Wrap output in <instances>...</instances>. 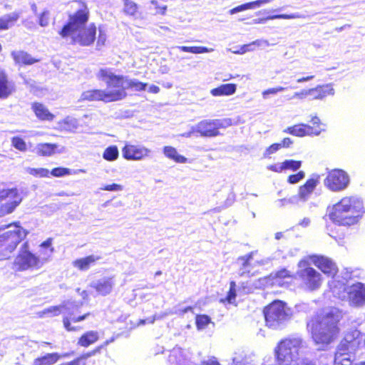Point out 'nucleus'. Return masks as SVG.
Returning a JSON list of instances; mask_svg holds the SVG:
<instances>
[{
	"instance_id": "9",
	"label": "nucleus",
	"mask_w": 365,
	"mask_h": 365,
	"mask_svg": "<svg viewBox=\"0 0 365 365\" xmlns=\"http://www.w3.org/2000/svg\"><path fill=\"white\" fill-rule=\"evenodd\" d=\"M26 235V231L16 224L0 227V260L9 257Z\"/></svg>"
},
{
	"instance_id": "46",
	"label": "nucleus",
	"mask_w": 365,
	"mask_h": 365,
	"mask_svg": "<svg viewBox=\"0 0 365 365\" xmlns=\"http://www.w3.org/2000/svg\"><path fill=\"white\" fill-rule=\"evenodd\" d=\"M26 172L33 176L39 177V178L48 177L50 173V172L48 169L43 168H28L26 169Z\"/></svg>"
},
{
	"instance_id": "35",
	"label": "nucleus",
	"mask_w": 365,
	"mask_h": 365,
	"mask_svg": "<svg viewBox=\"0 0 365 365\" xmlns=\"http://www.w3.org/2000/svg\"><path fill=\"white\" fill-rule=\"evenodd\" d=\"M163 153L167 158L173 160L176 163H185L187 162V159L185 157L178 154L177 150L173 147H164Z\"/></svg>"
},
{
	"instance_id": "60",
	"label": "nucleus",
	"mask_w": 365,
	"mask_h": 365,
	"mask_svg": "<svg viewBox=\"0 0 365 365\" xmlns=\"http://www.w3.org/2000/svg\"><path fill=\"white\" fill-rule=\"evenodd\" d=\"M201 365H220L215 357H210L202 361Z\"/></svg>"
},
{
	"instance_id": "12",
	"label": "nucleus",
	"mask_w": 365,
	"mask_h": 365,
	"mask_svg": "<svg viewBox=\"0 0 365 365\" xmlns=\"http://www.w3.org/2000/svg\"><path fill=\"white\" fill-rule=\"evenodd\" d=\"M309 262L302 259L298 263L297 274L303 284L309 289L314 290L322 284V275L314 268L309 266Z\"/></svg>"
},
{
	"instance_id": "11",
	"label": "nucleus",
	"mask_w": 365,
	"mask_h": 365,
	"mask_svg": "<svg viewBox=\"0 0 365 365\" xmlns=\"http://www.w3.org/2000/svg\"><path fill=\"white\" fill-rule=\"evenodd\" d=\"M231 118L206 119L201 120L192 127L193 131L200 133L202 137H216L220 135L219 129L231 126Z\"/></svg>"
},
{
	"instance_id": "47",
	"label": "nucleus",
	"mask_w": 365,
	"mask_h": 365,
	"mask_svg": "<svg viewBox=\"0 0 365 365\" xmlns=\"http://www.w3.org/2000/svg\"><path fill=\"white\" fill-rule=\"evenodd\" d=\"M284 170H290L292 171H296L299 170L302 166V161L294 160H285L283 162Z\"/></svg>"
},
{
	"instance_id": "6",
	"label": "nucleus",
	"mask_w": 365,
	"mask_h": 365,
	"mask_svg": "<svg viewBox=\"0 0 365 365\" xmlns=\"http://www.w3.org/2000/svg\"><path fill=\"white\" fill-rule=\"evenodd\" d=\"M361 343V332L356 329L348 331L336 347L334 365H351L354 354Z\"/></svg>"
},
{
	"instance_id": "39",
	"label": "nucleus",
	"mask_w": 365,
	"mask_h": 365,
	"mask_svg": "<svg viewBox=\"0 0 365 365\" xmlns=\"http://www.w3.org/2000/svg\"><path fill=\"white\" fill-rule=\"evenodd\" d=\"M178 49L183 52H189L192 53H209L214 51L213 48H208L204 46H177Z\"/></svg>"
},
{
	"instance_id": "41",
	"label": "nucleus",
	"mask_w": 365,
	"mask_h": 365,
	"mask_svg": "<svg viewBox=\"0 0 365 365\" xmlns=\"http://www.w3.org/2000/svg\"><path fill=\"white\" fill-rule=\"evenodd\" d=\"M78 172H81V173H86V170H83V169H80L78 171H73V172L69 168H54V169H53L51 170V174L52 175L55 176V177H63V176H65V175L76 174Z\"/></svg>"
},
{
	"instance_id": "45",
	"label": "nucleus",
	"mask_w": 365,
	"mask_h": 365,
	"mask_svg": "<svg viewBox=\"0 0 365 365\" xmlns=\"http://www.w3.org/2000/svg\"><path fill=\"white\" fill-rule=\"evenodd\" d=\"M211 322V319L207 315H197L196 317V327L198 330H202Z\"/></svg>"
},
{
	"instance_id": "57",
	"label": "nucleus",
	"mask_w": 365,
	"mask_h": 365,
	"mask_svg": "<svg viewBox=\"0 0 365 365\" xmlns=\"http://www.w3.org/2000/svg\"><path fill=\"white\" fill-rule=\"evenodd\" d=\"M289 277H290L289 272L285 269H282L274 274V277L277 280L276 282H277L278 284H280V282H277L278 279H284V278Z\"/></svg>"
},
{
	"instance_id": "16",
	"label": "nucleus",
	"mask_w": 365,
	"mask_h": 365,
	"mask_svg": "<svg viewBox=\"0 0 365 365\" xmlns=\"http://www.w3.org/2000/svg\"><path fill=\"white\" fill-rule=\"evenodd\" d=\"M151 150L140 145H125L122 149L123 157L128 160H141L151 156Z\"/></svg>"
},
{
	"instance_id": "20",
	"label": "nucleus",
	"mask_w": 365,
	"mask_h": 365,
	"mask_svg": "<svg viewBox=\"0 0 365 365\" xmlns=\"http://www.w3.org/2000/svg\"><path fill=\"white\" fill-rule=\"evenodd\" d=\"M319 175L314 174L307 182L299 187L298 194L300 196L302 202L307 201L314 190L319 183Z\"/></svg>"
},
{
	"instance_id": "59",
	"label": "nucleus",
	"mask_w": 365,
	"mask_h": 365,
	"mask_svg": "<svg viewBox=\"0 0 365 365\" xmlns=\"http://www.w3.org/2000/svg\"><path fill=\"white\" fill-rule=\"evenodd\" d=\"M150 3L155 6L156 11V14H160L164 15L165 14V11L167 9V6H158V1L156 0H152Z\"/></svg>"
},
{
	"instance_id": "17",
	"label": "nucleus",
	"mask_w": 365,
	"mask_h": 365,
	"mask_svg": "<svg viewBox=\"0 0 365 365\" xmlns=\"http://www.w3.org/2000/svg\"><path fill=\"white\" fill-rule=\"evenodd\" d=\"M121 96L122 93H107L105 90L95 89L83 92L79 101H103L106 103H109L120 98Z\"/></svg>"
},
{
	"instance_id": "3",
	"label": "nucleus",
	"mask_w": 365,
	"mask_h": 365,
	"mask_svg": "<svg viewBox=\"0 0 365 365\" xmlns=\"http://www.w3.org/2000/svg\"><path fill=\"white\" fill-rule=\"evenodd\" d=\"M363 212V201L356 196H349L343 197L335 204L329 216L330 220L336 224L349 226L359 221Z\"/></svg>"
},
{
	"instance_id": "43",
	"label": "nucleus",
	"mask_w": 365,
	"mask_h": 365,
	"mask_svg": "<svg viewBox=\"0 0 365 365\" xmlns=\"http://www.w3.org/2000/svg\"><path fill=\"white\" fill-rule=\"evenodd\" d=\"M123 11L129 16H135L138 11L137 4L131 0H123Z\"/></svg>"
},
{
	"instance_id": "64",
	"label": "nucleus",
	"mask_w": 365,
	"mask_h": 365,
	"mask_svg": "<svg viewBox=\"0 0 365 365\" xmlns=\"http://www.w3.org/2000/svg\"><path fill=\"white\" fill-rule=\"evenodd\" d=\"M276 203L279 207H284L285 205H289L288 198L278 200L276 201Z\"/></svg>"
},
{
	"instance_id": "44",
	"label": "nucleus",
	"mask_w": 365,
	"mask_h": 365,
	"mask_svg": "<svg viewBox=\"0 0 365 365\" xmlns=\"http://www.w3.org/2000/svg\"><path fill=\"white\" fill-rule=\"evenodd\" d=\"M100 350V348H98L96 350H93L91 352H88L86 354L82 355L81 356L68 362V365H86V361L88 358L91 357V356H93L97 351Z\"/></svg>"
},
{
	"instance_id": "5",
	"label": "nucleus",
	"mask_w": 365,
	"mask_h": 365,
	"mask_svg": "<svg viewBox=\"0 0 365 365\" xmlns=\"http://www.w3.org/2000/svg\"><path fill=\"white\" fill-rule=\"evenodd\" d=\"M82 305V302H75L71 300L64 301L58 306H52L38 312L37 315L40 318H43L46 316L55 317L59 315L61 309H64L68 316L64 317L63 319V326L68 331H74L76 329L71 326V322H81L90 315V313H86L81 316L76 317V314L79 312V309Z\"/></svg>"
},
{
	"instance_id": "32",
	"label": "nucleus",
	"mask_w": 365,
	"mask_h": 365,
	"mask_svg": "<svg viewBox=\"0 0 365 365\" xmlns=\"http://www.w3.org/2000/svg\"><path fill=\"white\" fill-rule=\"evenodd\" d=\"M61 357L58 353L47 354L34 361L33 365H53Z\"/></svg>"
},
{
	"instance_id": "58",
	"label": "nucleus",
	"mask_w": 365,
	"mask_h": 365,
	"mask_svg": "<svg viewBox=\"0 0 365 365\" xmlns=\"http://www.w3.org/2000/svg\"><path fill=\"white\" fill-rule=\"evenodd\" d=\"M283 162L281 163H276L274 165H269L267 166V169L276 173H281L284 170Z\"/></svg>"
},
{
	"instance_id": "15",
	"label": "nucleus",
	"mask_w": 365,
	"mask_h": 365,
	"mask_svg": "<svg viewBox=\"0 0 365 365\" xmlns=\"http://www.w3.org/2000/svg\"><path fill=\"white\" fill-rule=\"evenodd\" d=\"M21 200L16 188L0 190V217L12 212Z\"/></svg>"
},
{
	"instance_id": "7",
	"label": "nucleus",
	"mask_w": 365,
	"mask_h": 365,
	"mask_svg": "<svg viewBox=\"0 0 365 365\" xmlns=\"http://www.w3.org/2000/svg\"><path fill=\"white\" fill-rule=\"evenodd\" d=\"M266 326L272 329H281L292 317V310L287 304L275 300L264 307L263 311Z\"/></svg>"
},
{
	"instance_id": "34",
	"label": "nucleus",
	"mask_w": 365,
	"mask_h": 365,
	"mask_svg": "<svg viewBox=\"0 0 365 365\" xmlns=\"http://www.w3.org/2000/svg\"><path fill=\"white\" fill-rule=\"evenodd\" d=\"M11 56L18 63L31 65L38 61L37 59L32 58L29 54L21 51H13Z\"/></svg>"
},
{
	"instance_id": "25",
	"label": "nucleus",
	"mask_w": 365,
	"mask_h": 365,
	"mask_svg": "<svg viewBox=\"0 0 365 365\" xmlns=\"http://www.w3.org/2000/svg\"><path fill=\"white\" fill-rule=\"evenodd\" d=\"M308 93L311 100H322L327 96H333L334 90L330 85L327 84L308 89Z\"/></svg>"
},
{
	"instance_id": "28",
	"label": "nucleus",
	"mask_w": 365,
	"mask_h": 365,
	"mask_svg": "<svg viewBox=\"0 0 365 365\" xmlns=\"http://www.w3.org/2000/svg\"><path fill=\"white\" fill-rule=\"evenodd\" d=\"M274 0H256L254 1L248 2L243 4L242 5H240L238 6H236L229 11V13L230 14H235L238 12H241L247 9H254L255 8L260 7L261 6L264 4H269Z\"/></svg>"
},
{
	"instance_id": "18",
	"label": "nucleus",
	"mask_w": 365,
	"mask_h": 365,
	"mask_svg": "<svg viewBox=\"0 0 365 365\" xmlns=\"http://www.w3.org/2000/svg\"><path fill=\"white\" fill-rule=\"evenodd\" d=\"M255 252H251L247 255H245L244 256L239 257L237 259L236 264L238 265V274L241 277H250L254 275L253 273H252V270L253 267L258 264V265H263L267 262L265 260H261V261H256L255 262L252 263V259L254 257Z\"/></svg>"
},
{
	"instance_id": "37",
	"label": "nucleus",
	"mask_w": 365,
	"mask_h": 365,
	"mask_svg": "<svg viewBox=\"0 0 365 365\" xmlns=\"http://www.w3.org/2000/svg\"><path fill=\"white\" fill-rule=\"evenodd\" d=\"M98 339V334L95 331H87L84 334L78 341V344L82 346L87 347L89 345L96 342Z\"/></svg>"
},
{
	"instance_id": "22",
	"label": "nucleus",
	"mask_w": 365,
	"mask_h": 365,
	"mask_svg": "<svg viewBox=\"0 0 365 365\" xmlns=\"http://www.w3.org/2000/svg\"><path fill=\"white\" fill-rule=\"evenodd\" d=\"M314 263L325 274L333 278L335 277L338 269L336 264L331 259L319 256L315 257Z\"/></svg>"
},
{
	"instance_id": "63",
	"label": "nucleus",
	"mask_w": 365,
	"mask_h": 365,
	"mask_svg": "<svg viewBox=\"0 0 365 365\" xmlns=\"http://www.w3.org/2000/svg\"><path fill=\"white\" fill-rule=\"evenodd\" d=\"M279 144H282V148H288L292 144V140L289 138H285Z\"/></svg>"
},
{
	"instance_id": "26",
	"label": "nucleus",
	"mask_w": 365,
	"mask_h": 365,
	"mask_svg": "<svg viewBox=\"0 0 365 365\" xmlns=\"http://www.w3.org/2000/svg\"><path fill=\"white\" fill-rule=\"evenodd\" d=\"M101 257L91 255L86 257L77 259L72 262L73 266L80 271H87L90 267L94 265Z\"/></svg>"
},
{
	"instance_id": "27",
	"label": "nucleus",
	"mask_w": 365,
	"mask_h": 365,
	"mask_svg": "<svg viewBox=\"0 0 365 365\" xmlns=\"http://www.w3.org/2000/svg\"><path fill=\"white\" fill-rule=\"evenodd\" d=\"M32 110L36 117L41 120L52 121L54 118V115L50 113L48 109L41 103H34L32 105Z\"/></svg>"
},
{
	"instance_id": "24",
	"label": "nucleus",
	"mask_w": 365,
	"mask_h": 365,
	"mask_svg": "<svg viewBox=\"0 0 365 365\" xmlns=\"http://www.w3.org/2000/svg\"><path fill=\"white\" fill-rule=\"evenodd\" d=\"M14 91V83L9 81L5 72L0 69V98H7Z\"/></svg>"
},
{
	"instance_id": "30",
	"label": "nucleus",
	"mask_w": 365,
	"mask_h": 365,
	"mask_svg": "<svg viewBox=\"0 0 365 365\" xmlns=\"http://www.w3.org/2000/svg\"><path fill=\"white\" fill-rule=\"evenodd\" d=\"M237 86L234 83L222 84L220 86L213 88L210 93L213 96H230L236 92Z\"/></svg>"
},
{
	"instance_id": "55",
	"label": "nucleus",
	"mask_w": 365,
	"mask_h": 365,
	"mask_svg": "<svg viewBox=\"0 0 365 365\" xmlns=\"http://www.w3.org/2000/svg\"><path fill=\"white\" fill-rule=\"evenodd\" d=\"M282 148V144L279 143H274L272 145H270L269 148H267L264 153V157H268L270 155L274 153L278 150H279Z\"/></svg>"
},
{
	"instance_id": "29",
	"label": "nucleus",
	"mask_w": 365,
	"mask_h": 365,
	"mask_svg": "<svg viewBox=\"0 0 365 365\" xmlns=\"http://www.w3.org/2000/svg\"><path fill=\"white\" fill-rule=\"evenodd\" d=\"M20 17V13L14 11L0 16V30L11 28Z\"/></svg>"
},
{
	"instance_id": "42",
	"label": "nucleus",
	"mask_w": 365,
	"mask_h": 365,
	"mask_svg": "<svg viewBox=\"0 0 365 365\" xmlns=\"http://www.w3.org/2000/svg\"><path fill=\"white\" fill-rule=\"evenodd\" d=\"M118 150L115 145L107 148L103 154V158L108 161H113L118 158Z\"/></svg>"
},
{
	"instance_id": "21",
	"label": "nucleus",
	"mask_w": 365,
	"mask_h": 365,
	"mask_svg": "<svg viewBox=\"0 0 365 365\" xmlns=\"http://www.w3.org/2000/svg\"><path fill=\"white\" fill-rule=\"evenodd\" d=\"M284 132L297 137H304L306 135H319L322 130L318 128H314L307 124H299L287 128Z\"/></svg>"
},
{
	"instance_id": "8",
	"label": "nucleus",
	"mask_w": 365,
	"mask_h": 365,
	"mask_svg": "<svg viewBox=\"0 0 365 365\" xmlns=\"http://www.w3.org/2000/svg\"><path fill=\"white\" fill-rule=\"evenodd\" d=\"M302 340L299 337H290L280 341L274 352L279 365H297Z\"/></svg>"
},
{
	"instance_id": "2",
	"label": "nucleus",
	"mask_w": 365,
	"mask_h": 365,
	"mask_svg": "<svg viewBox=\"0 0 365 365\" xmlns=\"http://www.w3.org/2000/svg\"><path fill=\"white\" fill-rule=\"evenodd\" d=\"M341 318V312L331 308L308 322L307 329L312 333L314 342L322 345L330 344L339 332L337 324Z\"/></svg>"
},
{
	"instance_id": "10",
	"label": "nucleus",
	"mask_w": 365,
	"mask_h": 365,
	"mask_svg": "<svg viewBox=\"0 0 365 365\" xmlns=\"http://www.w3.org/2000/svg\"><path fill=\"white\" fill-rule=\"evenodd\" d=\"M96 77L106 84L108 89L105 91L107 93H122L120 98L113 100V101L122 100L127 96L125 81L128 76L115 75L113 73L111 68H103L99 70Z\"/></svg>"
},
{
	"instance_id": "49",
	"label": "nucleus",
	"mask_w": 365,
	"mask_h": 365,
	"mask_svg": "<svg viewBox=\"0 0 365 365\" xmlns=\"http://www.w3.org/2000/svg\"><path fill=\"white\" fill-rule=\"evenodd\" d=\"M236 284L235 282H230V290L225 299H221L222 302H227L229 304H233L236 298Z\"/></svg>"
},
{
	"instance_id": "23",
	"label": "nucleus",
	"mask_w": 365,
	"mask_h": 365,
	"mask_svg": "<svg viewBox=\"0 0 365 365\" xmlns=\"http://www.w3.org/2000/svg\"><path fill=\"white\" fill-rule=\"evenodd\" d=\"M169 365H191L185 352L180 347L173 348L168 356Z\"/></svg>"
},
{
	"instance_id": "51",
	"label": "nucleus",
	"mask_w": 365,
	"mask_h": 365,
	"mask_svg": "<svg viewBox=\"0 0 365 365\" xmlns=\"http://www.w3.org/2000/svg\"><path fill=\"white\" fill-rule=\"evenodd\" d=\"M38 24L41 26H47L49 24L50 12L48 10L45 9L41 14L38 15Z\"/></svg>"
},
{
	"instance_id": "1",
	"label": "nucleus",
	"mask_w": 365,
	"mask_h": 365,
	"mask_svg": "<svg viewBox=\"0 0 365 365\" xmlns=\"http://www.w3.org/2000/svg\"><path fill=\"white\" fill-rule=\"evenodd\" d=\"M88 19V11L86 6L82 7L76 13L69 16V21L66 24L59 34L64 38L71 37L72 42L81 46H87L93 43L96 39V27L91 24L85 28Z\"/></svg>"
},
{
	"instance_id": "40",
	"label": "nucleus",
	"mask_w": 365,
	"mask_h": 365,
	"mask_svg": "<svg viewBox=\"0 0 365 365\" xmlns=\"http://www.w3.org/2000/svg\"><path fill=\"white\" fill-rule=\"evenodd\" d=\"M127 89L132 88L135 91H145L147 87V83H142L136 79H131L128 77L125 81Z\"/></svg>"
},
{
	"instance_id": "54",
	"label": "nucleus",
	"mask_w": 365,
	"mask_h": 365,
	"mask_svg": "<svg viewBox=\"0 0 365 365\" xmlns=\"http://www.w3.org/2000/svg\"><path fill=\"white\" fill-rule=\"evenodd\" d=\"M309 96L308 89H303L299 92H295L292 97L287 98V100H292L294 98H298L303 100Z\"/></svg>"
},
{
	"instance_id": "14",
	"label": "nucleus",
	"mask_w": 365,
	"mask_h": 365,
	"mask_svg": "<svg viewBox=\"0 0 365 365\" xmlns=\"http://www.w3.org/2000/svg\"><path fill=\"white\" fill-rule=\"evenodd\" d=\"M350 183L349 174L341 169L330 170L324 180V186L332 192H341L346 189Z\"/></svg>"
},
{
	"instance_id": "31",
	"label": "nucleus",
	"mask_w": 365,
	"mask_h": 365,
	"mask_svg": "<svg viewBox=\"0 0 365 365\" xmlns=\"http://www.w3.org/2000/svg\"><path fill=\"white\" fill-rule=\"evenodd\" d=\"M192 307H185V308H184L182 309H175V311L168 310V311H166L165 312H162L160 314H155L153 317H148V320L149 324H153L155 320L162 319L165 318V317H167L168 315H170V314L182 315L185 313H187V312H190V311H192Z\"/></svg>"
},
{
	"instance_id": "50",
	"label": "nucleus",
	"mask_w": 365,
	"mask_h": 365,
	"mask_svg": "<svg viewBox=\"0 0 365 365\" xmlns=\"http://www.w3.org/2000/svg\"><path fill=\"white\" fill-rule=\"evenodd\" d=\"M62 127L66 130H71L77 128L78 122L74 118L66 117L62 121Z\"/></svg>"
},
{
	"instance_id": "52",
	"label": "nucleus",
	"mask_w": 365,
	"mask_h": 365,
	"mask_svg": "<svg viewBox=\"0 0 365 365\" xmlns=\"http://www.w3.org/2000/svg\"><path fill=\"white\" fill-rule=\"evenodd\" d=\"M285 89H286V88L282 87V86L271 88L264 91L262 93V97L264 99H267V98H268L269 95H276L277 93L284 91Z\"/></svg>"
},
{
	"instance_id": "56",
	"label": "nucleus",
	"mask_w": 365,
	"mask_h": 365,
	"mask_svg": "<svg viewBox=\"0 0 365 365\" xmlns=\"http://www.w3.org/2000/svg\"><path fill=\"white\" fill-rule=\"evenodd\" d=\"M103 190L106 191H122L123 190V186L119 184L113 183L112 185H108L101 188Z\"/></svg>"
},
{
	"instance_id": "38",
	"label": "nucleus",
	"mask_w": 365,
	"mask_h": 365,
	"mask_svg": "<svg viewBox=\"0 0 365 365\" xmlns=\"http://www.w3.org/2000/svg\"><path fill=\"white\" fill-rule=\"evenodd\" d=\"M269 46L268 41L263 40V39H259V40L254 41L253 42H252L250 44L244 45L241 48V51H237L235 53H244L247 51H253L255 49L254 46H264H264Z\"/></svg>"
},
{
	"instance_id": "4",
	"label": "nucleus",
	"mask_w": 365,
	"mask_h": 365,
	"mask_svg": "<svg viewBox=\"0 0 365 365\" xmlns=\"http://www.w3.org/2000/svg\"><path fill=\"white\" fill-rule=\"evenodd\" d=\"M329 285L334 297L348 301L354 307H361L365 305V284L356 282L345 286L344 282L332 279Z\"/></svg>"
},
{
	"instance_id": "19",
	"label": "nucleus",
	"mask_w": 365,
	"mask_h": 365,
	"mask_svg": "<svg viewBox=\"0 0 365 365\" xmlns=\"http://www.w3.org/2000/svg\"><path fill=\"white\" fill-rule=\"evenodd\" d=\"M114 286V277H103L93 281L91 284V287L93 288L98 294L102 296L109 294L112 292Z\"/></svg>"
},
{
	"instance_id": "48",
	"label": "nucleus",
	"mask_w": 365,
	"mask_h": 365,
	"mask_svg": "<svg viewBox=\"0 0 365 365\" xmlns=\"http://www.w3.org/2000/svg\"><path fill=\"white\" fill-rule=\"evenodd\" d=\"M11 145L16 149L21 152H25L27 150L26 142L20 137L15 136L11 138Z\"/></svg>"
},
{
	"instance_id": "62",
	"label": "nucleus",
	"mask_w": 365,
	"mask_h": 365,
	"mask_svg": "<svg viewBox=\"0 0 365 365\" xmlns=\"http://www.w3.org/2000/svg\"><path fill=\"white\" fill-rule=\"evenodd\" d=\"M106 40V34L103 33V31L99 29V36L98 38L97 43L98 45H104Z\"/></svg>"
},
{
	"instance_id": "61",
	"label": "nucleus",
	"mask_w": 365,
	"mask_h": 365,
	"mask_svg": "<svg viewBox=\"0 0 365 365\" xmlns=\"http://www.w3.org/2000/svg\"><path fill=\"white\" fill-rule=\"evenodd\" d=\"M288 202L291 205H298L299 202H302V200L300 196L297 194L288 198Z\"/></svg>"
},
{
	"instance_id": "53",
	"label": "nucleus",
	"mask_w": 365,
	"mask_h": 365,
	"mask_svg": "<svg viewBox=\"0 0 365 365\" xmlns=\"http://www.w3.org/2000/svg\"><path fill=\"white\" fill-rule=\"evenodd\" d=\"M305 177V173L304 171H299L298 173L291 175L288 178V182L290 184H296Z\"/></svg>"
},
{
	"instance_id": "36",
	"label": "nucleus",
	"mask_w": 365,
	"mask_h": 365,
	"mask_svg": "<svg viewBox=\"0 0 365 365\" xmlns=\"http://www.w3.org/2000/svg\"><path fill=\"white\" fill-rule=\"evenodd\" d=\"M305 18L304 15L301 14L299 13H294L292 14H277L273 16H269L265 19H255L254 20L255 23H263L266 20H272V19H304Z\"/></svg>"
},
{
	"instance_id": "33",
	"label": "nucleus",
	"mask_w": 365,
	"mask_h": 365,
	"mask_svg": "<svg viewBox=\"0 0 365 365\" xmlns=\"http://www.w3.org/2000/svg\"><path fill=\"white\" fill-rule=\"evenodd\" d=\"M58 145L53 143H40L36 147V153L41 156H51L56 153Z\"/></svg>"
},
{
	"instance_id": "13",
	"label": "nucleus",
	"mask_w": 365,
	"mask_h": 365,
	"mask_svg": "<svg viewBox=\"0 0 365 365\" xmlns=\"http://www.w3.org/2000/svg\"><path fill=\"white\" fill-rule=\"evenodd\" d=\"M42 264L39 257L29 251L27 242L24 243L21 246L14 263V267L18 270L38 269L42 266Z\"/></svg>"
}]
</instances>
